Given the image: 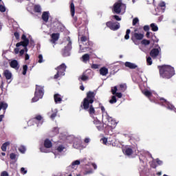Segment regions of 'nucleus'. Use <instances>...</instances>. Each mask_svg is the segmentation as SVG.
<instances>
[{
	"instance_id": "79ce46f5",
	"label": "nucleus",
	"mask_w": 176,
	"mask_h": 176,
	"mask_svg": "<svg viewBox=\"0 0 176 176\" xmlns=\"http://www.w3.org/2000/svg\"><path fill=\"white\" fill-rule=\"evenodd\" d=\"M101 141H102V144H103L104 145H107V144L108 143V138H102L101 139Z\"/></svg>"
},
{
	"instance_id": "f3484780",
	"label": "nucleus",
	"mask_w": 176,
	"mask_h": 176,
	"mask_svg": "<svg viewBox=\"0 0 176 176\" xmlns=\"http://www.w3.org/2000/svg\"><path fill=\"white\" fill-rule=\"evenodd\" d=\"M99 72L100 75H102V76H107L109 72L108 68H107L106 67H102L100 69Z\"/></svg>"
},
{
	"instance_id": "6e6d98bb",
	"label": "nucleus",
	"mask_w": 176,
	"mask_h": 176,
	"mask_svg": "<svg viewBox=\"0 0 176 176\" xmlns=\"http://www.w3.org/2000/svg\"><path fill=\"white\" fill-rule=\"evenodd\" d=\"M120 87L122 90H126V85L125 84H121L120 85Z\"/></svg>"
},
{
	"instance_id": "4468645a",
	"label": "nucleus",
	"mask_w": 176,
	"mask_h": 176,
	"mask_svg": "<svg viewBox=\"0 0 176 176\" xmlns=\"http://www.w3.org/2000/svg\"><path fill=\"white\" fill-rule=\"evenodd\" d=\"M51 42L52 43H54L55 42H57L58 39H60V33H53L51 35Z\"/></svg>"
},
{
	"instance_id": "c756f323",
	"label": "nucleus",
	"mask_w": 176,
	"mask_h": 176,
	"mask_svg": "<svg viewBox=\"0 0 176 176\" xmlns=\"http://www.w3.org/2000/svg\"><path fill=\"white\" fill-rule=\"evenodd\" d=\"M130 32H131V30H130V29L126 30V34L124 36V39H130Z\"/></svg>"
},
{
	"instance_id": "774afa93",
	"label": "nucleus",
	"mask_w": 176,
	"mask_h": 176,
	"mask_svg": "<svg viewBox=\"0 0 176 176\" xmlns=\"http://www.w3.org/2000/svg\"><path fill=\"white\" fill-rule=\"evenodd\" d=\"M109 142H110V144H112V145H113V140H112V138H109Z\"/></svg>"
},
{
	"instance_id": "aec40b11",
	"label": "nucleus",
	"mask_w": 176,
	"mask_h": 176,
	"mask_svg": "<svg viewBox=\"0 0 176 176\" xmlns=\"http://www.w3.org/2000/svg\"><path fill=\"white\" fill-rule=\"evenodd\" d=\"M42 19L45 23H47L49 21V12H44L42 14Z\"/></svg>"
},
{
	"instance_id": "ddd939ff",
	"label": "nucleus",
	"mask_w": 176,
	"mask_h": 176,
	"mask_svg": "<svg viewBox=\"0 0 176 176\" xmlns=\"http://www.w3.org/2000/svg\"><path fill=\"white\" fill-rule=\"evenodd\" d=\"M10 66L11 68H14V69H19L20 68V65H19L17 60H12L10 63Z\"/></svg>"
},
{
	"instance_id": "4c0bfd02",
	"label": "nucleus",
	"mask_w": 176,
	"mask_h": 176,
	"mask_svg": "<svg viewBox=\"0 0 176 176\" xmlns=\"http://www.w3.org/2000/svg\"><path fill=\"white\" fill-rule=\"evenodd\" d=\"M92 69H98L100 68V65L98 64H92L91 66Z\"/></svg>"
},
{
	"instance_id": "f03ea898",
	"label": "nucleus",
	"mask_w": 176,
	"mask_h": 176,
	"mask_svg": "<svg viewBox=\"0 0 176 176\" xmlns=\"http://www.w3.org/2000/svg\"><path fill=\"white\" fill-rule=\"evenodd\" d=\"M158 69L160 71V75L161 78H164L165 79H170L175 75V70L174 67L170 65H162L158 66Z\"/></svg>"
},
{
	"instance_id": "603ef678",
	"label": "nucleus",
	"mask_w": 176,
	"mask_h": 176,
	"mask_svg": "<svg viewBox=\"0 0 176 176\" xmlns=\"http://www.w3.org/2000/svg\"><path fill=\"white\" fill-rule=\"evenodd\" d=\"M113 19H115V20H116L117 21H120V20H122V18L119 17V16L118 15H114Z\"/></svg>"
},
{
	"instance_id": "052dcab7",
	"label": "nucleus",
	"mask_w": 176,
	"mask_h": 176,
	"mask_svg": "<svg viewBox=\"0 0 176 176\" xmlns=\"http://www.w3.org/2000/svg\"><path fill=\"white\" fill-rule=\"evenodd\" d=\"M156 162H157V164H159L160 166L161 164H163V162H162V160H159V159H157V160H156Z\"/></svg>"
},
{
	"instance_id": "c85d7f7f",
	"label": "nucleus",
	"mask_w": 176,
	"mask_h": 176,
	"mask_svg": "<svg viewBox=\"0 0 176 176\" xmlns=\"http://www.w3.org/2000/svg\"><path fill=\"white\" fill-rule=\"evenodd\" d=\"M79 79L82 80V82H85V81L89 80V76H85V73H84V74H82L81 76H80Z\"/></svg>"
},
{
	"instance_id": "a878e982",
	"label": "nucleus",
	"mask_w": 176,
	"mask_h": 176,
	"mask_svg": "<svg viewBox=\"0 0 176 176\" xmlns=\"http://www.w3.org/2000/svg\"><path fill=\"white\" fill-rule=\"evenodd\" d=\"M150 27L152 31H153L154 32H156V31H159V28L155 23H151L150 25Z\"/></svg>"
},
{
	"instance_id": "f8f14e48",
	"label": "nucleus",
	"mask_w": 176,
	"mask_h": 176,
	"mask_svg": "<svg viewBox=\"0 0 176 176\" xmlns=\"http://www.w3.org/2000/svg\"><path fill=\"white\" fill-rule=\"evenodd\" d=\"M58 114V110L57 109H52L51 111L48 112V116H50L52 120H54Z\"/></svg>"
},
{
	"instance_id": "4be33fe9",
	"label": "nucleus",
	"mask_w": 176,
	"mask_h": 176,
	"mask_svg": "<svg viewBox=\"0 0 176 176\" xmlns=\"http://www.w3.org/2000/svg\"><path fill=\"white\" fill-rule=\"evenodd\" d=\"M124 153L127 156H131V155H133V148H131L130 147L126 148L125 151H124Z\"/></svg>"
},
{
	"instance_id": "393cba45",
	"label": "nucleus",
	"mask_w": 176,
	"mask_h": 176,
	"mask_svg": "<svg viewBox=\"0 0 176 176\" xmlns=\"http://www.w3.org/2000/svg\"><path fill=\"white\" fill-rule=\"evenodd\" d=\"M33 119L37 120V122H42V123H43V117L41 115H36Z\"/></svg>"
},
{
	"instance_id": "6e6552de",
	"label": "nucleus",
	"mask_w": 176,
	"mask_h": 176,
	"mask_svg": "<svg viewBox=\"0 0 176 176\" xmlns=\"http://www.w3.org/2000/svg\"><path fill=\"white\" fill-rule=\"evenodd\" d=\"M106 25L111 31H118L120 28V23L118 21H108L106 23Z\"/></svg>"
},
{
	"instance_id": "b1692460",
	"label": "nucleus",
	"mask_w": 176,
	"mask_h": 176,
	"mask_svg": "<svg viewBox=\"0 0 176 176\" xmlns=\"http://www.w3.org/2000/svg\"><path fill=\"white\" fill-rule=\"evenodd\" d=\"M9 145H10V142H9L3 143L1 146V151H3V152H6V149Z\"/></svg>"
},
{
	"instance_id": "20e7f679",
	"label": "nucleus",
	"mask_w": 176,
	"mask_h": 176,
	"mask_svg": "<svg viewBox=\"0 0 176 176\" xmlns=\"http://www.w3.org/2000/svg\"><path fill=\"white\" fill-rule=\"evenodd\" d=\"M126 10V4L122 2V0H119L115 3L113 7V12L116 14H120L122 12Z\"/></svg>"
},
{
	"instance_id": "bf43d9fd",
	"label": "nucleus",
	"mask_w": 176,
	"mask_h": 176,
	"mask_svg": "<svg viewBox=\"0 0 176 176\" xmlns=\"http://www.w3.org/2000/svg\"><path fill=\"white\" fill-rule=\"evenodd\" d=\"M143 30L144 31H149V25H144Z\"/></svg>"
},
{
	"instance_id": "c03bdc74",
	"label": "nucleus",
	"mask_w": 176,
	"mask_h": 176,
	"mask_svg": "<svg viewBox=\"0 0 176 176\" xmlns=\"http://www.w3.org/2000/svg\"><path fill=\"white\" fill-rule=\"evenodd\" d=\"M96 128L98 129V130H102V124L98 122V124L96 125Z\"/></svg>"
},
{
	"instance_id": "e2e57ef3",
	"label": "nucleus",
	"mask_w": 176,
	"mask_h": 176,
	"mask_svg": "<svg viewBox=\"0 0 176 176\" xmlns=\"http://www.w3.org/2000/svg\"><path fill=\"white\" fill-rule=\"evenodd\" d=\"M84 142H85V144H89V142H90V139L89 138H85L84 140Z\"/></svg>"
},
{
	"instance_id": "37998d69",
	"label": "nucleus",
	"mask_w": 176,
	"mask_h": 176,
	"mask_svg": "<svg viewBox=\"0 0 176 176\" xmlns=\"http://www.w3.org/2000/svg\"><path fill=\"white\" fill-rule=\"evenodd\" d=\"M80 41H81L82 43L87 41V36H82L80 37Z\"/></svg>"
},
{
	"instance_id": "e433bc0d",
	"label": "nucleus",
	"mask_w": 176,
	"mask_h": 176,
	"mask_svg": "<svg viewBox=\"0 0 176 176\" xmlns=\"http://www.w3.org/2000/svg\"><path fill=\"white\" fill-rule=\"evenodd\" d=\"M38 58V63H39V64H42V63H43V56H42V54H39Z\"/></svg>"
},
{
	"instance_id": "f704fd0d",
	"label": "nucleus",
	"mask_w": 176,
	"mask_h": 176,
	"mask_svg": "<svg viewBox=\"0 0 176 176\" xmlns=\"http://www.w3.org/2000/svg\"><path fill=\"white\" fill-rule=\"evenodd\" d=\"M142 45H145V46H148V45H151V41L144 39L142 41Z\"/></svg>"
},
{
	"instance_id": "7ed1b4c3",
	"label": "nucleus",
	"mask_w": 176,
	"mask_h": 176,
	"mask_svg": "<svg viewBox=\"0 0 176 176\" xmlns=\"http://www.w3.org/2000/svg\"><path fill=\"white\" fill-rule=\"evenodd\" d=\"M43 87L36 85L34 97L32 99V102H36V101H39L40 98L43 97Z\"/></svg>"
},
{
	"instance_id": "2eb2a0df",
	"label": "nucleus",
	"mask_w": 176,
	"mask_h": 176,
	"mask_svg": "<svg viewBox=\"0 0 176 176\" xmlns=\"http://www.w3.org/2000/svg\"><path fill=\"white\" fill-rule=\"evenodd\" d=\"M125 67L127 68H129L130 69H135V68H138V66L137 65L131 63V62H126L124 63Z\"/></svg>"
},
{
	"instance_id": "5fc2aeb1",
	"label": "nucleus",
	"mask_w": 176,
	"mask_h": 176,
	"mask_svg": "<svg viewBox=\"0 0 176 176\" xmlns=\"http://www.w3.org/2000/svg\"><path fill=\"white\" fill-rule=\"evenodd\" d=\"M114 96H116V97H118V98H122V93L120 92H117L116 94H114Z\"/></svg>"
},
{
	"instance_id": "4d7b16f0",
	"label": "nucleus",
	"mask_w": 176,
	"mask_h": 176,
	"mask_svg": "<svg viewBox=\"0 0 176 176\" xmlns=\"http://www.w3.org/2000/svg\"><path fill=\"white\" fill-rule=\"evenodd\" d=\"M24 53H25V50H21L19 51V56H23Z\"/></svg>"
},
{
	"instance_id": "ea45409f",
	"label": "nucleus",
	"mask_w": 176,
	"mask_h": 176,
	"mask_svg": "<svg viewBox=\"0 0 176 176\" xmlns=\"http://www.w3.org/2000/svg\"><path fill=\"white\" fill-rule=\"evenodd\" d=\"M117 91H118V87L115 86L113 89H111V93L113 96H115V94L118 93Z\"/></svg>"
},
{
	"instance_id": "0eeeda50",
	"label": "nucleus",
	"mask_w": 176,
	"mask_h": 176,
	"mask_svg": "<svg viewBox=\"0 0 176 176\" xmlns=\"http://www.w3.org/2000/svg\"><path fill=\"white\" fill-rule=\"evenodd\" d=\"M21 39L23 41L17 43L16 44V47H20V46H23V47H25V50H25V52L27 53V52H28V48H27V46L30 45V40L27 38V36H25V34L22 35Z\"/></svg>"
},
{
	"instance_id": "09e8293b",
	"label": "nucleus",
	"mask_w": 176,
	"mask_h": 176,
	"mask_svg": "<svg viewBox=\"0 0 176 176\" xmlns=\"http://www.w3.org/2000/svg\"><path fill=\"white\" fill-rule=\"evenodd\" d=\"M14 36H15L16 39H20V34H19V32H15L14 33Z\"/></svg>"
},
{
	"instance_id": "6ab92c4d",
	"label": "nucleus",
	"mask_w": 176,
	"mask_h": 176,
	"mask_svg": "<svg viewBox=\"0 0 176 176\" xmlns=\"http://www.w3.org/2000/svg\"><path fill=\"white\" fill-rule=\"evenodd\" d=\"M3 75L6 78V79H7V80H9L10 79H12V73L6 69L3 72Z\"/></svg>"
},
{
	"instance_id": "58836bf2",
	"label": "nucleus",
	"mask_w": 176,
	"mask_h": 176,
	"mask_svg": "<svg viewBox=\"0 0 176 176\" xmlns=\"http://www.w3.org/2000/svg\"><path fill=\"white\" fill-rule=\"evenodd\" d=\"M64 149H65V147H64L63 145H60V146H58V148H56V150L58 151V152H63V151H64Z\"/></svg>"
},
{
	"instance_id": "1a4fd4ad",
	"label": "nucleus",
	"mask_w": 176,
	"mask_h": 176,
	"mask_svg": "<svg viewBox=\"0 0 176 176\" xmlns=\"http://www.w3.org/2000/svg\"><path fill=\"white\" fill-rule=\"evenodd\" d=\"M142 39H144L143 33H138V29H135L134 32H132L131 40L135 42V41H142Z\"/></svg>"
},
{
	"instance_id": "c9c22d12",
	"label": "nucleus",
	"mask_w": 176,
	"mask_h": 176,
	"mask_svg": "<svg viewBox=\"0 0 176 176\" xmlns=\"http://www.w3.org/2000/svg\"><path fill=\"white\" fill-rule=\"evenodd\" d=\"M19 152H21V153H25V151H26L25 146H21L19 148Z\"/></svg>"
},
{
	"instance_id": "3c124183",
	"label": "nucleus",
	"mask_w": 176,
	"mask_h": 176,
	"mask_svg": "<svg viewBox=\"0 0 176 176\" xmlns=\"http://www.w3.org/2000/svg\"><path fill=\"white\" fill-rule=\"evenodd\" d=\"M160 8H166V3L164 1H162L159 3Z\"/></svg>"
},
{
	"instance_id": "cd10ccee",
	"label": "nucleus",
	"mask_w": 176,
	"mask_h": 176,
	"mask_svg": "<svg viewBox=\"0 0 176 176\" xmlns=\"http://www.w3.org/2000/svg\"><path fill=\"white\" fill-rule=\"evenodd\" d=\"M34 10L35 13H41V6H39V5L34 6Z\"/></svg>"
},
{
	"instance_id": "a18cd8bd",
	"label": "nucleus",
	"mask_w": 176,
	"mask_h": 176,
	"mask_svg": "<svg viewBox=\"0 0 176 176\" xmlns=\"http://www.w3.org/2000/svg\"><path fill=\"white\" fill-rule=\"evenodd\" d=\"M140 21V20L138 19V18H135L133 19V25H135L138 22Z\"/></svg>"
},
{
	"instance_id": "13d9d810",
	"label": "nucleus",
	"mask_w": 176,
	"mask_h": 176,
	"mask_svg": "<svg viewBox=\"0 0 176 176\" xmlns=\"http://www.w3.org/2000/svg\"><path fill=\"white\" fill-rule=\"evenodd\" d=\"M136 71L138 72V74H142V69L140 68V67H136Z\"/></svg>"
},
{
	"instance_id": "864d4df0",
	"label": "nucleus",
	"mask_w": 176,
	"mask_h": 176,
	"mask_svg": "<svg viewBox=\"0 0 176 176\" xmlns=\"http://www.w3.org/2000/svg\"><path fill=\"white\" fill-rule=\"evenodd\" d=\"M14 52L15 54H19V53H20V49L19 48V47H16V48H14Z\"/></svg>"
},
{
	"instance_id": "69168bd1",
	"label": "nucleus",
	"mask_w": 176,
	"mask_h": 176,
	"mask_svg": "<svg viewBox=\"0 0 176 176\" xmlns=\"http://www.w3.org/2000/svg\"><path fill=\"white\" fill-rule=\"evenodd\" d=\"M3 118H5V116L3 114L0 115V123L3 120Z\"/></svg>"
},
{
	"instance_id": "de8ad7c7",
	"label": "nucleus",
	"mask_w": 176,
	"mask_h": 176,
	"mask_svg": "<svg viewBox=\"0 0 176 176\" xmlns=\"http://www.w3.org/2000/svg\"><path fill=\"white\" fill-rule=\"evenodd\" d=\"M21 174L25 175V174H27L28 171H27V170H25V168L22 167L21 168Z\"/></svg>"
},
{
	"instance_id": "f257e3e1",
	"label": "nucleus",
	"mask_w": 176,
	"mask_h": 176,
	"mask_svg": "<svg viewBox=\"0 0 176 176\" xmlns=\"http://www.w3.org/2000/svg\"><path fill=\"white\" fill-rule=\"evenodd\" d=\"M96 94H97L96 91H89L87 92V96L80 104L81 109L87 111L91 117L96 115V109L94 107H93V102H94V100H96Z\"/></svg>"
},
{
	"instance_id": "8fccbe9b",
	"label": "nucleus",
	"mask_w": 176,
	"mask_h": 176,
	"mask_svg": "<svg viewBox=\"0 0 176 176\" xmlns=\"http://www.w3.org/2000/svg\"><path fill=\"white\" fill-rule=\"evenodd\" d=\"M1 176H9V173H8V171L4 170V171L1 172Z\"/></svg>"
},
{
	"instance_id": "338daca9",
	"label": "nucleus",
	"mask_w": 176,
	"mask_h": 176,
	"mask_svg": "<svg viewBox=\"0 0 176 176\" xmlns=\"http://www.w3.org/2000/svg\"><path fill=\"white\" fill-rule=\"evenodd\" d=\"M100 109H101L102 113H104V112H105V107H104V106H101Z\"/></svg>"
},
{
	"instance_id": "39448f33",
	"label": "nucleus",
	"mask_w": 176,
	"mask_h": 176,
	"mask_svg": "<svg viewBox=\"0 0 176 176\" xmlns=\"http://www.w3.org/2000/svg\"><path fill=\"white\" fill-rule=\"evenodd\" d=\"M67 41H68V44L61 51L63 57L71 56V52H69L72 50V41H71V37L68 36Z\"/></svg>"
},
{
	"instance_id": "9d476101",
	"label": "nucleus",
	"mask_w": 176,
	"mask_h": 176,
	"mask_svg": "<svg viewBox=\"0 0 176 176\" xmlns=\"http://www.w3.org/2000/svg\"><path fill=\"white\" fill-rule=\"evenodd\" d=\"M106 119L107 120V126L109 127H111V129H115V127H116V121H115V120H113V118H112V117L109 116V115H108V113H107L106 115Z\"/></svg>"
},
{
	"instance_id": "423d86ee",
	"label": "nucleus",
	"mask_w": 176,
	"mask_h": 176,
	"mask_svg": "<svg viewBox=\"0 0 176 176\" xmlns=\"http://www.w3.org/2000/svg\"><path fill=\"white\" fill-rule=\"evenodd\" d=\"M55 69L57 71V73L54 75V78L58 79L60 76H64V75H65L67 65H65V63H62L60 65L55 68Z\"/></svg>"
},
{
	"instance_id": "412c9836",
	"label": "nucleus",
	"mask_w": 176,
	"mask_h": 176,
	"mask_svg": "<svg viewBox=\"0 0 176 176\" xmlns=\"http://www.w3.org/2000/svg\"><path fill=\"white\" fill-rule=\"evenodd\" d=\"M70 12L72 17H74L75 16V4H74V2H72L70 4Z\"/></svg>"
},
{
	"instance_id": "bb28decb",
	"label": "nucleus",
	"mask_w": 176,
	"mask_h": 176,
	"mask_svg": "<svg viewBox=\"0 0 176 176\" xmlns=\"http://www.w3.org/2000/svg\"><path fill=\"white\" fill-rule=\"evenodd\" d=\"M143 94L146 97H148V98H151V97H152V93L150 91L145 90Z\"/></svg>"
},
{
	"instance_id": "9b49d317",
	"label": "nucleus",
	"mask_w": 176,
	"mask_h": 176,
	"mask_svg": "<svg viewBox=\"0 0 176 176\" xmlns=\"http://www.w3.org/2000/svg\"><path fill=\"white\" fill-rule=\"evenodd\" d=\"M160 52H162V48H160V47H158V48H153L150 52V56L155 59L159 54H160Z\"/></svg>"
},
{
	"instance_id": "dca6fc26",
	"label": "nucleus",
	"mask_w": 176,
	"mask_h": 176,
	"mask_svg": "<svg viewBox=\"0 0 176 176\" xmlns=\"http://www.w3.org/2000/svg\"><path fill=\"white\" fill-rule=\"evenodd\" d=\"M54 100L56 104H60L61 101H63V98H61V95L58 94H56L54 96Z\"/></svg>"
},
{
	"instance_id": "2f4dec72",
	"label": "nucleus",
	"mask_w": 176,
	"mask_h": 176,
	"mask_svg": "<svg viewBox=\"0 0 176 176\" xmlns=\"http://www.w3.org/2000/svg\"><path fill=\"white\" fill-rule=\"evenodd\" d=\"M79 164H80V161L76 160L72 163V168H74L75 166H79Z\"/></svg>"
},
{
	"instance_id": "0e129e2a",
	"label": "nucleus",
	"mask_w": 176,
	"mask_h": 176,
	"mask_svg": "<svg viewBox=\"0 0 176 176\" xmlns=\"http://www.w3.org/2000/svg\"><path fill=\"white\" fill-rule=\"evenodd\" d=\"M53 131L56 134H58V128H54Z\"/></svg>"
},
{
	"instance_id": "7c9ffc66",
	"label": "nucleus",
	"mask_w": 176,
	"mask_h": 176,
	"mask_svg": "<svg viewBox=\"0 0 176 176\" xmlns=\"http://www.w3.org/2000/svg\"><path fill=\"white\" fill-rule=\"evenodd\" d=\"M28 70V66L27 65H24L23 66V75H27V71Z\"/></svg>"
},
{
	"instance_id": "49530a36",
	"label": "nucleus",
	"mask_w": 176,
	"mask_h": 176,
	"mask_svg": "<svg viewBox=\"0 0 176 176\" xmlns=\"http://www.w3.org/2000/svg\"><path fill=\"white\" fill-rule=\"evenodd\" d=\"M10 158L11 159V160H14V159H16V154L13 153H10Z\"/></svg>"
},
{
	"instance_id": "5701e85b",
	"label": "nucleus",
	"mask_w": 176,
	"mask_h": 176,
	"mask_svg": "<svg viewBox=\"0 0 176 176\" xmlns=\"http://www.w3.org/2000/svg\"><path fill=\"white\" fill-rule=\"evenodd\" d=\"M82 59L83 63H87V61H89L90 60V55L89 54H85L82 55Z\"/></svg>"
},
{
	"instance_id": "a211bd4d",
	"label": "nucleus",
	"mask_w": 176,
	"mask_h": 176,
	"mask_svg": "<svg viewBox=\"0 0 176 176\" xmlns=\"http://www.w3.org/2000/svg\"><path fill=\"white\" fill-rule=\"evenodd\" d=\"M44 146L45 148H47V149H49L52 148V146H53V144L52 143V141H50V140L46 139L44 141Z\"/></svg>"
},
{
	"instance_id": "a19ab883",
	"label": "nucleus",
	"mask_w": 176,
	"mask_h": 176,
	"mask_svg": "<svg viewBox=\"0 0 176 176\" xmlns=\"http://www.w3.org/2000/svg\"><path fill=\"white\" fill-rule=\"evenodd\" d=\"M0 12H1V13H5V12H6V8L2 5H0Z\"/></svg>"
},
{
	"instance_id": "473e14b6",
	"label": "nucleus",
	"mask_w": 176,
	"mask_h": 176,
	"mask_svg": "<svg viewBox=\"0 0 176 176\" xmlns=\"http://www.w3.org/2000/svg\"><path fill=\"white\" fill-rule=\"evenodd\" d=\"M118 101V100L116 99V96H113L111 97V99L109 100L110 104H115L116 103V102Z\"/></svg>"
},
{
	"instance_id": "72a5a7b5",
	"label": "nucleus",
	"mask_w": 176,
	"mask_h": 176,
	"mask_svg": "<svg viewBox=\"0 0 176 176\" xmlns=\"http://www.w3.org/2000/svg\"><path fill=\"white\" fill-rule=\"evenodd\" d=\"M146 63H147V65H152L153 61H152V58L151 56H148L146 58Z\"/></svg>"
},
{
	"instance_id": "680f3d73",
	"label": "nucleus",
	"mask_w": 176,
	"mask_h": 176,
	"mask_svg": "<svg viewBox=\"0 0 176 176\" xmlns=\"http://www.w3.org/2000/svg\"><path fill=\"white\" fill-rule=\"evenodd\" d=\"M25 60L27 61V60H30V55L28 54H25Z\"/></svg>"
}]
</instances>
